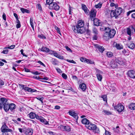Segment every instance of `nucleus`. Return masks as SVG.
Listing matches in <instances>:
<instances>
[{"label": "nucleus", "instance_id": "nucleus-1", "mask_svg": "<svg viewBox=\"0 0 135 135\" xmlns=\"http://www.w3.org/2000/svg\"><path fill=\"white\" fill-rule=\"evenodd\" d=\"M84 21L82 20H79L78 22V24L76 26H74L72 27V29L75 33H84L86 30L84 27Z\"/></svg>", "mask_w": 135, "mask_h": 135}, {"label": "nucleus", "instance_id": "nucleus-2", "mask_svg": "<svg viewBox=\"0 0 135 135\" xmlns=\"http://www.w3.org/2000/svg\"><path fill=\"white\" fill-rule=\"evenodd\" d=\"M122 12V9L121 7L116 8L115 10H112L111 11L110 15L111 17H115L117 19L119 17V16Z\"/></svg>", "mask_w": 135, "mask_h": 135}, {"label": "nucleus", "instance_id": "nucleus-3", "mask_svg": "<svg viewBox=\"0 0 135 135\" xmlns=\"http://www.w3.org/2000/svg\"><path fill=\"white\" fill-rule=\"evenodd\" d=\"M107 29V31L104 35V36L108 37V38L113 37L116 33L115 30L109 27Z\"/></svg>", "mask_w": 135, "mask_h": 135}, {"label": "nucleus", "instance_id": "nucleus-4", "mask_svg": "<svg viewBox=\"0 0 135 135\" xmlns=\"http://www.w3.org/2000/svg\"><path fill=\"white\" fill-rule=\"evenodd\" d=\"M1 129V132L3 133L2 134H8V132L11 133L12 132V130L9 129L5 123L2 126Z\"/></svg>", "mask_w": 135, "mask_h": 135}, {"label": "nucleus", "instance_id": "nucleus-5", "mask_svg": "<svg viewBox=\"0 0 135 135\" xmlns=\"http://www.w3.org/2000/svg\"><path fill=\"white\" fill-rule=\"evenodd\" d=\"M135 32V26H132L127 28V33L128 35L131 36L132 33Z\"/></svg>", "mask_w": 135, "mask_h": 135}, {"label": "nucleus", "instance_id": "nucleus-6", "mask_svg": "<svg viewBox=\"0 0 135 135\" xmlns=\"http://www.w3.org/2000/svg\"><path fill=\"white\" fill-rule=\"evenodd\" d=\"M49 8L50 9H54L57 11L59 9L60 7L56 3L54 2L53 3L49 5Z\"/></svg>", "mask_w": 135, "mask_h": 135}, {"label": "nucleus", "instance_id": "nucleus-7", "mask_svg": "<svg viewBox=\"0 0 135 135\" xmlns=\"http://www.w3.org/2000/svg\"><path fill=\"white\" fill-rule=\"evenodd\" d=\"M68 113L69 115L73 117L75 119L76 122L77 123V120L78 118V114L73 110H70Z\"/></svg>", "mask_w": 135, "mask_h": 135}, {"label": "nucleus", "instance_id": "nucleus-8", "mask_svg": "<svg viewBox=\"0 0 135 135\" xmlns=\"http://www.w3.org/2000/svg\"><path fill=\"white\" fill-rule=\"evenodd\" d=\"M114 108L119 113L123 111L124 107L121 104H119L117 105H115L114 107Z\"/></svg>", "mask_w": 135, "mask_h": 135}, {"label": "nucleus", "instance_id": "nucleus-9", "mask_svg": "<svg viewBox=\"0 0 135 135\" xmlns=\"http://www.w3.org/2000/svg\"><path fill=\"white\" fill-rule=\"evenodd\" d=\"M86 127L90 130H94L97 129L96 125L91 123H90L88 125L86 126Z\"/></svg>", "mask_w": 135, "mask_h": 135}, {"label": "nucleus", "instance_id": "nucleus-10", "mask_svg": "<svg viewBox=\"0 0 135 135\" xmlns=\"http://www.w3.org/2000/svg\"><path fill=\"white\" fill-rule=\"evenodd\" d=\"M37 119L39 120L41 122L43 123L45 125L49 124V122L46 120L43 117L41 116H37Z\"/></svg>", "mask_w": 135, "mask_h": 135}, {"label": "nucleus", "instance_id": "nucleus-11", "mask_svg": "<svg viewBox=\"0 0 135 135\" xmlns=\"http://www.w3.org/2000/svg\"><path fill=\"white\" fill-rule=\"evenodd\" d=\"M7 99L4 98H1L0 99V109H2L3 107L5 104L7 102Z\"/></svg>", "mask_w": 135, "mask_h": 135}, {"label": "nucleus", "instance_id": "nucleus-12", "mask_svg": "<svg viewBox=\"0 0 135 135\" xmlns=\"http://www.w3.org/2000/svg\"><path fill=\"white\" fill-rule=\"evenodd\" d=\"M128 75L130 78L134 79L135 78V71L133 70H130L128 72Z\"/></svg>", "mask_w": 135, "mask_h": 135}, {"label": "nucleus", "instance_id": "nucleus-13", "mask_svg": "<svg viewBox=\"0 0 135 135\" xmlns=\"http://www.w3.org/2000/svg\"><path fill=\"white\" fill-rule=\"evenodd\" d=\"M110 65L112 68H115L117 67L118 64L115 60H112L110 63Z\"/></svg>", "mask_w": 135, "mask_h": 135}, {"label": "nucleus", "instance_id": "nucleus-14", "mask_svg": "<svg viewBox=\"0 0 135 135\" xmlns=\"http://www.w3.org/2000/svg\"><path fill=\"white\" fill-rule=\"evenodd\" d=\"M96 11L95 10H91L90 13V16L91 19L92 20L94 19L96 16Z\"/></svg>", "mask_w": 135, "mask_h": 135}, {"label": "nucleus", "instance_id": "nucleus-15", "mask_svg": "<svg viewBox=\"0 0 135 135\" xmlns=\"http://www.w3.org/2000/svg\"><path fill=\"white\" fill-rule=\"evenodd\" d=\"M115 60L117 64H118L120 65H123L124 64L123 60L120 57L117 58Z\"/></svg>", "mask_w": 135, "mask_h": 135}, {"label": "nucleus", "instance_id": "nucleus-16", "mask_svg": "<svg viewBox=\"0 0 135 135\" xmlns=\"http://www.w3.org/2000/svg\"><path fill=\"white\" fill-rule=\"evenodd\" d=\"M29 116L31 119H34L35 118L37 119V117L39 116L37 114H36L33 112H31L28 114Z\"/></svg>", "mask_w": 135, "mask_h": 135}, {"label": "nucleus", "instance_id": "nucleus-17", "mask_svg": "<svg viewBox=\"0 0 135 135\" xmlns=\"http://www.w3.org/2000/svg\"><path fill=\"white\" fill-rule=\"evenodd\" d=\"M79 87L83 91H85L87 88L86 85L83 83L80 84Z\"/></svg>", "mask_w": 135, "mask_h": 135}, {"label": "nucleus", "instance_id": "nucleus-18", "mask_svg": "<svg viewBox=\"0 0 135 135\" xmlns=\"http://www.w3.org/2000/svg\"><path fill=\"white\" fill-rule=\"evenodd\" d=\"M9 104L7 102L3 106L4 110L6 112H7L9 110Z\"/></svg>", "mask_w": 135, "mask_h": 135}, {"label": "nucleus", "instance_id": "nucleus-19", "mask_svg": "<svg viewBox=\"0 0 135 135\" xmlns=\"http://www.w3.org/2000/svg\"><path fill=\"white\" fill-rule=\"evenodd\" d=\"M82 124L88 125L90 123L89 120L86 118H83L81 120Z\"/></svg>", "mask_w": 135, "mask_h": 135}, {"label": "nucleus", "instance_id": "nucleus-20", "mask_svg": "<svg viewBox=\"0 0 135 135\" xmlns=\"http://www.w3.org/2000/svg\"><path fill=\"white\" fill-rule=\"evenodd\" d=\"M33 131L32 129H27L25 132V134L26 135H32L33 133Z\"/></svg>", "mask_w": 135, "mask_h": 135}, {"label": "nucleus", "instance_id": "nucleus-21", "mask_svg": "<svg viewBox=\"0 0 135 135\" xmlns=\"http://www.w3.org/2000/svg\"><path fill=\"white\" fill-rule=\"evenodd\" d=\"M94 21V25L96 26H98L99 25L100 22L99 21L100 20L97 18H94L93 20Z\"/></svg>", "mask_w": 135, "mask_h": 135}, {"label": "nucleus", "instance_id": "nucleus-22", "mask_svg": "<svg viewBox=\"0 0 135 135\" xmlns=\"http://www.w3.org/2000/svg\"><path fill=\"white\" fill-rule=\"evenodd\" d=\"M96 48L98 49L99 51L101 53H102L105 50L104 48L101 46H98L96 47Z\"/></svg>", "mask_w": 135, "mask_h": 135}, {"label": "nucleus", "instance_id": "nucleus-23", "mask_svg": "<svg viewBox=\"0 0 135 135\" xmlns=\"http://www.w3.org/2000/svg\"><path fill=\"white\" fill-rule=\"evenodd\" d=\"M16 108V105L13 103H11L9 104V109L11 110H13Z\"/></svg>", "mask_w": 135, "mask_h": 135}, {"label": "nucleus", "instance_id": "nucleus-24", "mask_svg": "<svg viewBox=\"0 0 135 135\" xmlns=\"http://www.w3.org/2000/svg\"><path fill=\"white\" fill-rule=\"evenodd\" d=\"M129 108L131 109H135V103H131L129 105Z\"/></svg>", "mask_w": 135, "mask_h": 135}, {"label": "nucleus", "instance_id": "nucleus-25", "mask_svg": "<svg viewBox=\"0 0 135 135\" xmlns=\"http://www.w3.org/2000/svg\"><path fill=\"white\" fill-rule=\"evenodd\" d=\"M52 64L55 65H57L58 63V61L55 59L52 58L51 61Z\"/></svg>", "mask_w": 135, "mask_h": 135}, {"label": "nucleus", "instance_id": "nucleus-26", "mask_svg": "<svg viewBox=\"0 0 135 135\" xmlns=\"http://www.w3.org/2000/svg\"><path fill=\"white\" fill-rule=\"evenodd\" d=\"M40 50L41 51L47 52H48L49 51L48 48L45 47H42L41 49H40Z\"/></svg>", "mask_w": 135, "mask_h": 135}, {"label": "nucleus", "instance_id": "nucleus-27", "mask_svg": "<svg viewBox=\"0 0 135 135\" xmlns=\"http://www.w3.org/2000/svg\"><path fill=\"white\" fill-rule=\"evenodd\" d=\"M109 27H105L104 26H101L100 27V30L101 31H104L105 32L107 31V30L108 28Z\"/></svg>", "mask_w": 135, "mask_h": 135}, {"label": "nucleus", "instance_id": "nucleus-28", "mask_svg": "<svg viewBox=\"0 0 135 135\" xmlns=\"http://www.w3.org/2000/svg\"><path fill=\"white\" fill-rule=\"evenodd\" d=\"M115 47L118 50H120L123 49V46L122 45L117 43L116 44Z\"/></svg>", "mask_w": 135, "mask_h": 135}, {"label": "nucleus", "instance_id": "nucleus-29", "mask_svg": "<svg viewBox=\"0 0 135 135\" xmlns=\"http://www.w3.org/2000/svg\"><path fill=\"white\" fill-rule=\"evenodd\" d=\"M20 10L23 13H30V11L29 10L23 8H21L20 9Z\"/></svg>", "mask_w": 135, "mask_h": 135}, {"label": "nucleus", "instance_id": "nucleus-30", "mask_svg": "<svg viewBox=\"0 0 135 135\" xmlns=\"http://www.w3.org/2000/svg\"><path fill=\"white\" fill-rule=\"evenodd\" d=\"M96 76L98 80L100 81H101L102 79V76L101 74H97Z\"/></svg>", "mask_w": 135, "mask_h": 135}, {"label": "nucleus", "instance_id": "nucleus-31", "mask_svg": "<svg viewBox=\"0 0 135 135\" xmlns=\"http://www.w3.org/2000/svg\"><path fill=\"white\" fill-rule=\"evenodd\" d=\"M128 46L130 48L133 49L135 48V46L134 43H131L128 45Z\"/></svg>", "mask_w": 135, "mask_h": 135}, {"label": "nucleus", "instance_id": "nucleus-32", "mask_svg": "<svg viewBox=\"0 0 135 135\" xmlns=\"http://www.w3.org/2000/svg\"><path fill=\"white\" fill-rule=\"evenodd\" d=\"M107 55L109 57H111L113 55V53L111 52H108L107 53Z\"/></svg>", "mask_w": 135, "mask_h": 135}, {"label": "nucleus", "instance_id": "nucleus-33", "mask_svg": "<svg viewBox=\"0 0 135 135\" xmlns=\"http://www.w3.org/2000/svg\"><path fill=\"white\" fill-rule=\"evenodd\" d=\"M93 33L97 35L98 34V32L97 28H96L95 27L93 28Z\"/></svg>", "mask_w": 135, "mask_h": 135}, {"label": "nucleus", "instance_id": "nucleus-34", "mask_svg": "<svg viewBox=\"0 0 135 135\" xmlns=\"http://www.w3.org/2000/svg\"><path fill=\"white\" fill-rule=\"evenodd\" d=\"M63 127L65 130L68 131H70L71 130V129L70 127L68 126H64Z\"/></svg>", "mask_w": 135, "mask_h": 135}, {"label": "nucleus", "instance_id": "nucleus-35", "mask_svg": "<svg viewBox=\"0 0 135 135\" xmlns=\"http://www.w3.org/2000/svg\"><path fill=\"white\" fill-rule=\"evenodd\" d=\"M4 82L0 78V89L2 88V86L4 85Z\"/></svg>", "mask_w": 135, "mask_h": 135}, {"label": "nucleus", "instance_id": "nucleus-36", "mask_svg": "<svg viewBox=\"0 0 135 135\" xmlns=\"http://www.w3.org/2000/svg\"><path fill=\"white\" fill-rule=\"evenodd\" d=\"M37 8L40 11L42 12V10L41 4H40L38 3L37 5Z\"/></svg>", "mask_w": 135, "mask_h": 135}, {"label": "nucleus", "instance_id": "nucleus-37", "mask_svg": "<svg viewBox=\"0 0 135 135\" xmlns=\"http://www.w3.org/2000/svg\"><path fill=\"white\" fill-rule=\"evenodd\" d=\"M86 62L88 64H93L94 63V62L93 61H91L90 59H87V60L86 61Z\"/></svg>", "mask_w": 135, "mask_h": 135}, {"label": "nucleus", "instance_id": "nucleus-38", "mask_svg": "<svg viewBox=\"0 0 135 135\" xmlns=\"http://www.w3.org/2000/svg\"><path fill=\"white\" fill-rule=\"evenodd\" d=\"M54 0H46V4L50 5L51 3H53V2Z\"/></svg>", "mask_w": 135, "mask_h": 135}, {"label": "nucleus", "instance_id": "nucleus-39", "mask_svg": "<svg viewBox=\"0 0 135 135\" xmlns=\"http://www.w3.org/2000/svg\"><path fill=\"white\" fill-rule=\"evenodd\" d=\"M102 6V4L100 3H99L98 4H96L95 6V7L96 8H100Z\"/></svg>", "mask_w": 135, "mask_h": 135}, {"label": "nucleus", "instance_id": "nucleus-40", "mask_svg": "<svg viewBox=\"0 0 135 135\" xmlns=\"http://www.w3.org/2000/svg\"><path fill=\"white\" fill-rule=\"evenodd\" d=\"M81 8L84 11L86 10L88 8L86 6L83 4H81Z\"/></svg>", "mask_w": 135, "mask_h": 135}, {"label": "nucleus", "instance_id": "nucleus-41", "mask_svg": "<svg viewBox=\"0 0 135 135\" xmlns=\"http://www.w3.org/2000/svg\"><path fill=\"white\" fill-rule=\"evenodd\" d=\"M119 127L117 126L116 127V128H113V129L115 132L118 133L119 132Z\"/></svg>", "mask_w": 135, "mask_h": 135}, {"label": "nucleus", "instance_id": "nucleus-42", "mask_svg": "<svg viewBox=\"0 0 135 135\" xmlns=\"http://www.w3.org/2000/svg\"><path fill=\"white\" fill-rule=\"evenodd\" d=\"M38 37L42 39H45L46 38V37L42 34L38 35Z\"/></svg>", "mask_w": 135, "mask_h": 135}, {"label": "nucleus", "instance_id": "nucleus-43", "mask_svg": "<svg viewBox=\"0 0 135 135\" xmlns=\"http://www.w3.org/2000/svg\"><path fill=\"white\" fill-rule=\"evenodd\" d=\"M87 59L83 57H81L80 58V61L82 62H86V61L87 60Z\"/></svg>", "mask_w": 135, "mask_h": 135}, {"label": "nucleus", "instance_id": "nucleus-44", "mask_svg": "<svg viewBox=\"0 0 135 135\" xmlns=\"http://www.w3.org/2000/svg\"><path fill=\"white\" fill-rule=\"evenodd\" d=\"M102 98H103V100L104 101L107 102V96L106 95H103V96H102Z\"/></svg>", "mask_w": 135, "mask_h": 135}, {"label": "nucleus", "instance_id": "nucleus-45", "mask_svg": "<svg viewBox=\"0 0 135 135\" xmlns=\"http://www.w3.org/2000/svg\"><path fill=\"white\" fill-rule=\"evenodd\" d=\"M55 29L57 31L58 33L61 35L59 28L58 27L56 26H55Z\"/></svg>", "mask_w": 135, "mask_h": 135}, {"label": "nucleus", "instance_id": "nucleus-46", "mask_svg": "<svg viewBox=\"0 0 135 135\" xmlns=\"http://www.w3.org/2000/svg\"><path fill=\"white\" fill-rule=\"evenodd\" d=\"M36 98L40 101L42 103H43V100L44 99V98L43 97L40 98L39 97H36Z\"/></svg>", "mask_w": 135, "mask_h": 135}, {"label": "nucleus", "instance_id": "nucleus-47", "mask_svg": "<svg viewBox=\"0 0 135 135\" xmlns=\"http://www.w3.org/2000/svg\"><path fill=\"white\" fill-rule=\"evenodd\" d=\"M66 61L69 62L73 63L74 64H76V62L73 60H71L69 59H67Z\"/></svg>", "mask_w": 135, "mask_h": 135}, {"label": "nucleus", "instance_id": "nucleus-48", "mask_svg": "<svg viewBox=\"0 0 135 135\" xmlns=\"http://www.w3.org/2000/svg\"><path fill=\"white\" fill-rule=\"evenodd\" d=\"M135 11V9L129 11L127 12V16H128L130 13L133 12H134Z\"/></svg>", "mask_w": 135, "mask_h": 135}, {"label": "nucleus", "instance_id": "nucleus-49", "mask_svg": "<svg viewBox=\"0 0 135 135\" xmlns=\"http://www.w3.org/2000/svg\"><path fill=\"white\" fill-rule=\"evenodd\" d=\"M62 76L63 78L65 79H66L67 78V75L64 73L62 74Z\"/></svg>", "mask_w": 135, "mask_h": 135}, {"label": "nucleus", "instance_id": "nucleus-50", "mask_svg": "<svg viewBox=\"0 0 135 135\" xmlns=\"http://www.w3.org/2000/svg\"><path fill=\"white\" fill-rule=\"evenodd\" d=\"M31 72L32 74L34 75H38L40 74L37 71H36L35 72L31 71Z\"/></svg>", "mask_w": 135, "mask_h": 135}, {"label": "nucleus", "instance_id": "nucleus-51", "mask_svg": "<svg viewBox=\"0 0 135 135\" xmlns=\"http://www.w3.org/2000/svg\"><path fill=\"white\" fill-rule=\"evenodd\" d=\"M103 112H104L105 113V114L106 115H109L111 114V113L109 112H108L107 110H104L103 111Z\"/></svg>", "mask_w": 135, "mask_h": 135}, {"label": "nucleus", "instance_id": "nucleus-52", "mask_svg": "<svg viewBox=\"0 0 135 135\" xmlns=\"http://www.w3.org/2000/svg\"><path fill=\"white\" fill-rule=\"evenodd\" d=\"M38 63L40 64L41 65L43 66H44L45 67L46 66L42 62H41L40 61H38L37 62Z\"/></svg>", "mask_w": 135, "mask_h": 135}, {"label": "nucleus", "instance_id": "nucleus-53", "mask_svg": "<svg viewBox=\"0 0 135 135\" xmlns=\"http://www.w3.org/2000/svg\"><path fill=\"white\" fill-rule=\"evenodd\" d=\"M65 47L66 50H67V51L71 52H72V51L71 50V49L70 48H69L68 46H65Z\"/></svg>", "mask_w": 135, "mask_h": 135}, {"label": "nucleus", "instance_id": "nucleus-54", "mask_svg": "<svg viewBox=\"0 0 135 135\" xmlns=\"http://www.w3.org/2000/svg\"><path fill=\"white\" fill-rule=\"evenodd\" d=\"M8 52V50H4L1 53L4 54H7Z\"/></svg>", "mask_w": 135, "mask_h": 135}, {"label": "nucleus", "instance_id": "nucleus-55", "mask_svg": "<svg viewBox=\"0 0 135 135\" xmlns=\"http://www.w3.org/2000/svg\"><path fill=\"white\" fill-rule=\"evenodd\" d=\"M98 38V36L97 35H95L93 37V40H96Z\"/></svg>", "mask_w": 135, "mask_h": 135}, {"label": "nucleus", "instance_id": "nucleus-56", "mask_svg": "<svg viewBox=\"0 0 135 135\" xmlns=\"http://www.w3.org/2000/svg\"><path fill=\"white\" fill-rule=\"evenodd\" d=\"M96 72L97 73V74H103L102 72L98 69H97L96 70Z\"/></svg>", "mask_w": 135, "mask_h": 135}, {"label": "nucleus", "instance_id": "nucleus-57", "mask_svg": "<svg viewBox=\"0 0 135 135\" xmlns=\"http://www.w3.org/2000/svg\"><path fill=\"white\" fill-rule=\"evenodd\" d=\"M6 14H5V13H3V15H2V17H3V19L4 21H6Z\"/></svg>", "mask_w": 135, "mask_h": 135}, {"label": "nucleus", "instance_id": "nucleus-58", "mask_svg": "<svg viewBox=\"0 0 135 135\" xmlns=\"http://www.w3.org/2000/svg\"><path fill=\"white\" fill-rule=\"evenodd\" d=\"M33 78L34 79H41L40 77L39 76H33Z\"/></svg>", "mask_w": 135, "mask_h": 135}, {"label": "nucleus", "instance_id": "nucleus-59", "mask_svg": "<svg viewBox=\"0 0 135 135\" xmlns=\"http://www.w3.org/2000/svg\"><path fill=\"white\" fill-rule=\"evenodd\" d=\"M57 58L61 59L62 60L64 59V57L63 56L60 55H59L58 56Z\"/></svg>", "mask_w": 135, "mask_h": 135}, {"label": "nucleus", "instance_id": "nucleus-60", "mask_svg": "<svg viewBox=\"0 0 135 135\" xmlns=\"http://www.w3.org/2000/svg\"><path fill=\"white\" fill-rule=\"evenodd\" d=\"M15 45H11L9 47V49H12L15 48Z\"/></svg>", "mask_w": 135, "mask_h": 135}, {"label": "nucleus", "instance_id": "nucleus-61", "mask_svg": "<svg viewBox=\"0 0 135 135\" xmlns=\"http://www.w3.org/2000/svg\"><path fill=\"white\" fill-rule=\"evenodd\" d=\"M56 69L57 72L58 73H60L62 72L60 68H57Z\"/></svg>", "mask_w": 135, "mask_h": 135}, {"label": "nucleus", "instance_id": "nucleus-62", "mask_svg": "<svg viewBox=\"0 0 135 135\" xmlns=\"http://www.w3.org/2000/svg\"><path fill=\"white\" fill-rule=\"evenodd\" d=\"M21 25L20 23H17L16 25V27L17 28H19L20 27Z\"/></svg>", "mask_w": 135, "mask_h": 135}, {"label": "nucleus", "instance_id": "nucleus-63", "mask_svg": "<svg viewBox=\"0 0 135 135\" xmlns=\"http://www.w3.org/2000/svg\"><path fill=\"white\" fill-rule=\"evenodd\" d=\"M60 108V107L58 105H56L55 107V109H59Z\"/></svg>", "mask_w": 135, "mask_h": 135}, {"label": "nucleus", "instance_id": "nucleus-64", "mask_svg": "<svg viewBox=\"0 0 135 135\" xmlns=\"http://www.w3.org/2000/svg\"><path fill=\"white\" fill-rule=\"evenodd\" d=\"M105 135H111L110 133L108 131H106Z\"/></svg>", "mask_w": 135, "mask_h": 135}]
</instances>
